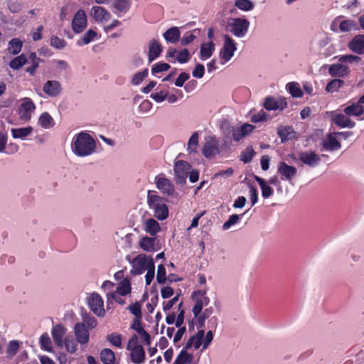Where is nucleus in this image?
I'll return each mask as SVG.
<instances>
[{
	"mask_svg": "<svg viewBox=\"0 0 364 364\" xmlns=\"http://www.w3.org/2000/svg\"><path fill=\"white\" fill-rule=\"evenodd\" d=\"M72 152L79 157H85L91 154V136L85 132L75 134L71 141Z\"/></svg>",
	"mask_w": 364,
	"mask_h": 364,
	"instance_id": "f257e3e1",
	"label": "nucleus"
},
{
	"mask_svg": "<svg viewBox=\"0 0 364 364\" xmlns=\"http://www.w3.org/2000/svg\"><path fill=\"white\" fill-rule=\"evenodd\" d=\"M147 203L154 210V216L159 220H165L168 215V208L164 199L158 195H148Z\"/></svg>",
	"mask_w": 364,
	"mask_h": 364,
	"instance_id": "f03ea898",
	"label": "nucleus"
},
{
	"mask_svg": "<svg viewBox=\"0 0 364 364\" xmlns=\"http://www.w3.org/2000/svg\"><path fill=\"white\" fill-rule=\"evenodd\" d=\"M82 322H78L75 325L74 333L76 339L81 345L87 344L90 339L89 329L91 326L90 317L85 314H82Z\"/></svg>",
	"mask_w": 364,
	"mask_h": 364,
	"instance_id": "7ed1b4c3",
	"label": "nucleus"
},
{
	"mask_svg": "<svg viewBox=\"0 0 364 364\" xmlns=\"http://www.w3.org/2000/svg\"><path fill=\"white\" fill-rule=\"evenodd\" d=\"M138 343V337L134 334L129 340L127 348L130 350V359L134 364H141L144 362L145 351L141 345Z\"/></svg>",
	"mask_w": 364,
	"mask_h": 364,
	"instance_id": "20e7f679",
	"label": "nucleus"
},
{
	"mask_svg": "<svg viewBox=\"0 0 364 364\" xmlns=\"http://www.w3.org/2000/svg\"><path fill=\"white\" fill-rule=\"evenodd\" d=\"M150 261H154L151 256H146L145 254L138 255L130 262L132 267L130 274L133 276L143 274L149 268Z\"/></svg>",
	"mask_w": 364,
	"mask_h": 364,
	"instance_id": "39448f33",
	"label": "nucleus"
},
{
	"mask_svg": "<svg viewBox=\"0 0 364 364\" xmlns=\"http://www.w3.org/2000/svg\"><path fill=\"white\" fill-rule=\"evenodd\" d=\"M36 109V105L29 97H23L20 100V104L17 109L19 118L22 121L28 122Z\"/></svg>",
	"mask_w": 364,
	"mask_h": 364,
	"instance_id": "423d86ee",
	"label": "nucleus"
},
{
	"mask_svg": "<svg viewBox=\"0 0 364 364\" xmlns=\"http://www.w3.org/2000/svg\"><path fill=\"white\" fill-rule=\"evenodd\" d=\"M230 31L236 37L245 36L248 31L250 22L245 18H235L228 24Z\"/></svg>",
	"mask_w": 364,
	"mask_h": 364,
	"instance_id": "0eeeda50",
	"label": "nucleus"
},
{
	"mask_svg": "<svg viewBox=\"0 0 364 364\" xmlns=\"http://www.w3.org/2000/svg\"><path fill=\"white\" fill-rule=\"evenodd\" d=\"M191 168V164L183 160L178 161L175 163L173 171L176 183L183 184L186 183L188 173Z\"/></svg>",
	"mask_w": 364,
	"mask_h": 364,
	"instance_id": "6e6552de",
	"label": "nucleus"
},
{
	"mask_svg": "<svg viewBox=\"0 0 364 364\" xmlns=\"http://www.w3.org/2000/svg\"><path fill=\"white\" fill-rule=\"evenodd\" d=\"M287 102L285 98H274L273 97H267L264 102V107L267 111H282L287 107Z\"/></svg>",
	"mask_w": 364,
	"mask_h": 364,
	"instance_id": "1a4fd4ad",
	"label": "nucleus"
},
{
	"mask_svg": "<svg viewBox=\"0 0 364 364\" xmlns=\"http://www.w3.org/2000/svg\"><path fill=\"white\" fill-rule=\"evenodd\" d=\"M277 173L280 175L282 181L291 182L292 178L296 175L297 170L296 167L288 165L284 161H281L277 166Z\"/></svg>",
	"mask_w": 364,
	"mask_h": 364,
	"instance_id": "9d476101",
	"label": "nucleus"
},
{
	"mask_svg": "<svg viewBox=\"0 0 364 364\" xmlns=\"http://www.w3.org/2000/svg\"><path fill=\"white\" fill-rule=\"evenodd\" d=\"M224 39L225 43L223 48L220 50V56L225 62H227L233 56L237 48L235 41L229 36L225 35L224 36Z\"/></svg>",
	"mask_w": 364,
	"mask_h": 364,
	"instance_id": "9b49d317",
	"label": "nucleus"
},
{
	"mask_svg": "<svg viewBox=\"0 0 364 364\" xmlns=\"http://www.w3.org/2000/svg\"><path fill=\"white\" fill-rule=\"evenodd\" d=\"M156 186L163 193L168 196L172 195L174 191V186L173 183L168 178L160 174L155 178Z\"/></svg>",
	"mask_w": 364,
	"mask_h": 364,
	"instance_id": "f8f14e48",
	"label": "nucleus"
},
{
	"mask_svg": "<svg viewBox=\"0 0 364 364\" xmlns=\"http://www.w3.org/2000/svg\"><path fill=\"white\" fill-rule=\"evenodd\" d=\"M92 314L99 318H103L106 314L104 301L101 296L96 292H92Z\"/></svg>",
	"mask_w": 364,
	"mask_h": 364,
	"instance_id": "ddd939ff",
	"label": "nucleus"
},
{
	"mask_svg": "<svg viewBox=\"0 0 364 364\" xmlns=\"http://www.w3.org/2000/svg\"><path fill=\"white\" fill-rule=\"evenodd\" d=\"M87 25V18L82 10H79L73 19V29L75 33H81Z\"/></svg>",
	"mask_w": 364,
	"mask_h": 364,
	"instance_id": "4468645a",
	"label": "nucleus"
},
{
	"mask_svg": "<svg viewBox=\"0 0 364 364\" xmlns=\"http://www.w3.org/2000/svg\"><path fill=\"white\" fill-rule=\"evenodd\" d=\"M299 159L302 163L311 167L317 166L321 161L320 156L314 151L301 152L299 154Z\"/></svg>",
	"mask_w": 364,
	"mask_h": 364,
	"instance_id": "2eb2a0df",
	"label": "nucleus"
},
{
	"mask_svg": "<svg viewBox=\"0 0 364 364\" xmlns=\"http://www.w3.org/2000/svg\"><path fill=\"white\" fill-rule=\"evenodd\" d=\"M132 6V0H114L112 5V11L118 16L129 11Z\"/></svg>",
	"mask_w": 364,
	"mask_h": 364,
	"instance_id": "dca6fc26",
	"label": "nucleus"
},
{
	"mask_svg": "<svg viewBox=\"0 0 364 364\" xmlns=\"http://www.w3.org/2000/svg\"><path fill=\"white\" fill-rule=\"evenodd\" d=\"M348 46L350 50L358 55L364 54V35H357L349 41Z\"/></svg>",
	"mask_w": 364,
	"mask_h": 364,
	"instance_id": "f3484780",
	"label": "nucleus"
},
{
	"mask_svg": "<svg viewBox=\"0 0 364 364\" xmlns=\"http://www.w3.org/2000/svg\"><path fill=\"white\" fill-rule=\"evenodd\" d=\"M328 73L331 77H344L350 73V68L343 63L331 65Z\"/></svg>",
	"mask_w": 364,
	"mask_h": 364,
	"instance_id": "a211bd4d",
	"label": "nucleus"
},
{
	"mask_svg": "<svg viewBox=\"0 0 364 364\" xmlns=\"http://www.w3.org/2000/svg\"><path fill=\"white\" fill-rule=\"evenodd\" d=\"M43 92L50 97H56L62 91L60 83L57 80L47 81L43 87Z\"/></svg>",
	"mask_w": 364,
	"mask_h": 364,
	"instance_id": "6ab92c4d",
	"label": "nucleus"
},
{
	"mask_svg": "<svg viewBox=\"0 0 364 364\" xmlns=\"http://www.w3.org/2000/svg\"><path fill=\"white\" fill-rule=\"evenodd\" d=\"M277 134L282 143L296 139V132L291 126H279L277 128Z\"/></svg>",
	"mask_w": 364,
	"mask_h": 364,
	"instance_id": "aec40b11",
	"label": "nucleus"
},
{
	"mask_svg": "<svg viewBox=\"0 0 364 364\" xmlns=\"http://www.w3.org/2000/svg\"><path fill=\"white\" fill-rule=\"evenodd\" d=\"M67 329L61 324H58L53 327L51 334L57 346H63V341Z\"/></svg>",
	"mask_w": 364,
	"mask_h": 364,
	"instance_id": "412c9836",
	"label": "nucleus"
},
{
	"mask_svg": "<svg viewBox=\"0 0 364 364\" xmlns=\"http://www.w3.org/2000/svg\"><path fill=\"white\" fill-rule=\"evenodd\" d=\"M322 147L326 151H336L341 148V143L336 139L333 134L326 136V139L321 143Z\"/></svg>",
	"mask_w": 364,
	"mask_h": 364,
	"instance_id": "4be33fe9",
	"label": "nucleus"
},
{
	"mask_svg": "<svg viewBox=\"0 0 364 364\" xmlns=\"http://www.w3.org/2000/svg\"><path fill=\"white\" fill-rule=\"evenodd\" d=\"M162 52L161 45L156 39H152L149 46V62L151 63L157 58Z\"/></svg>",
	"mask_w": 364,
	"mask_h": 364,
	"instance_id": "5701e85b",
	"label": "nucleus"
},
{
	"mask_svg": "<svg viewBox=\"0 0 364 364\" xmlns=\"http://www.w3.org/2000/svg\"><path fill=\"white\" fill-rule=\"evenodd\" d=\"M333 122L337 126L345 128H353L355 123L353 122L346 114H337L333 118Z\"/></svg>",
	"mask_w": 364,
	"mask_h": 364,
	"instance_id": "b1692460",
	"label": "nucleus"
},
{
	"mask_svg": "<svg viewBox=\"0 0 364 364\" xmlns=\"http://www.w3.org/2000/svg\"><path fill=\"white\" fill-rule=\"evenodd\" d=\"M217 141L215 139L206 142L203 148L202 153L205 158H210L219 154Z\"/></svg>",
	"mask_w": 364,
	"mask_h": 364,
	"instance_id": "393cba45",
	"label": "nucleus"
},
{
	"mask_svg": "<svg viewBox=\"0 0 364 364\" xmlns=\"http://www.w3.org/2000/svg\"><path fill=\"white\" fill-rule=\"evenodd\" d=\"M100 359L103 364H115L116 356L110 348H103L100 353Z\"/></svg>",
	"mask_w": 364,
	"mask_h": 364,
	"instance_id": "a878e982",
	"label": "nucleus"
},
{
	"mask_svg": "<svg viewBox=\"0 0 364 364\" xmlns=\"http://www.w3.org/2000/svg\"><path fill=\"white\" fill-rule=\"evenodd\" d=\"M364 108L359 102L356 103H352L350 105L347 106L344 109V113L347 116H355L360 117L363 114Z\"/></svg>",
	"mask_w": 364,
	"mask_h": 364,
	"instance_id": "bb28decb",
	"label": "nucleus"
},
{
	"mask_svg": "<svg viewBox=\"0 0 364 364\" xmlns=\"http://www.w3.org/2000/svg\"><path fill=\"white\" fill-rule=\"evenodd\" d=\"M164 38L168 42L176 43L180 39L181 33L178 27L173 26L168 28L164 34Z\"/></svg>",
	"mask_w": 364,
	"mask_h": 364,
	"instance_id": "cd10ccee",
	"label": "nucleus"
},
{
	"mask_svg": "<svg viewBox=\"0 0 364 364\" xmlns=\"http://www.w3.org/2000/svg\"><path fill=\"white\" fill-rule=\"evenodd\" d=\"M145 231L152 236L156 235L160 230L159 223L154 218H149L144 222Z\"/></svg>",
	"mask_w": 364,
	"mask_h": 364,
	"instance_id": "c85d7f7f",
	"label": "nucleus"
},
{
	"mask_svg": "<svg viewBox=\"0 0 364 364\" xmlns=\"http://www.w3.org/2000/svg\"><path fill=\"white\" fill-rule=\"evenodd\" d=\"M92 11L94 12L92 16L96 21H107L111 17V14L101 6H92Z\"/></svg>",
	"mask_w": 364,
	"mask_h": 364,
	"instance_id": "c756f323",
	"label": "nucleus"
},
{
	"mask_svg": "<svg viewBox=\"0 0 364 364\" xmlns=\"http://www.w3.org/2000/svg\"><path fill=\"white\" fill-rule=\"evenodd\" d=\"M255 181L258 183L262 191V196L264 198H269L274 193L273 188L267 184L266 181L258 176H255Z\"/></svg>",
	"mask_w": 364,
	"mask_h": 364,
	"instance_id": "7c9ffc66",
	"label": "nucleus"
},
{
	"mask_svg": "<svg viewBox=\"0 0 364 364\" xmlns=\"http://www.w3.org/2000/svg\"><path fill=\"white\" fill-rule=\"evenodd\" d=\"M38 124L43 129H50L55 125L53 118L48 113H42L38 120Z\"/></svg>",
	"mask_w": 364,
	"mask_h": 364,
	"instance_id": "2f4dec72",
	"label": "nucleus"
},
{
	"mask_svg": "<svg viewBox=\"0 0 364 364\" xmlns=\"http://www.w3.org/2000/svg\"><path fill=\"white\" fill-rule=\"evenodd\" d=\"M32 132L33 128L31 127L11 129L12 136L15 139H24L26 136H29Z\"/></svg>",
	"mask_w": 364,
	"mask_h": 364,
	"instance_id": "473e14b6",
	"label": "nucleus"
},
{
	"mask_svg": "<svg viewBox=\"0 0 364 364\" xmlns=\"http://www.w3.org/2000/svg\"><path fill=\"white\" fill-rule=\"evenodd\" d=\"M215 50V44L213 41H210L208 43H203L200 46V58L205 60L211 57Z\"/></svg>",
	"mask_w": 364,
	"mask_h": 364,
	"instance_id": "72a5a7b5",
	"label": "nucleus"
},
{
	"mask_svg": "<svg viewBox=\"0 0 364 364\" xmlns=\"http://www.w3.org/2000/svg\"><path fill=\"white\" fill-rule=\"evenodd\" d=\"M22 46H23L22 41L20 39L16 38L11 39L9 42L7 49H8L9 53H11L12 55H17L21 52V50L22 49Z\"/></svg>",
	"mask_w": 364,
	"mask_h": 364,
	"instance_id": "f704fd0d",
	"label": "nucleus"
},
{
	"mask_svg": "<svg viewBox=\"0 0 364 364\" xmlns=\"http://www.w3.org/2000/svg\"><path fill=\"white\" fill-rule=\"evenodd\" d=\"M63 346L67 352L73 353L77 350V341H75L72 336H67L63 341Z\"/></svg>",
	"mask_w": 364,
	"mask_h": 364,
	"instance_id": "c9c22d12",
	"label": "nucleus"
},
{
	"mask_svg": "<svg viewBox=\"0 0 364 364\" xmlns=\"http://www.w3.org/2000/svg\"><path fill=\"white\" fill-rule=\"evenodd\" d=\"M209 303V299L204 297V299H197L195 305L193 308V314L195 318H197L202 311L204 305H208Z\"/></svg>",
	"mask_w": 364,
	"mask_h": 364,
	"instance_id": "e433bc0d",
	"label": "nucleus"
},
{
	"mask_svg": "<svg viewBox=\"0 0 364 364\" xmlns=\"http://www.w3.org/2000/svg\"><path fill=\"white\" fill-rule=\"evenodd\" d=\"M27 58L24 53L14 58L10 63L9 66L13 70H18L26 63Z\"/></svg>",
	"mask_w": 364,
	"mask_h": 364,
	"instance_id": "4c0bfd02",
	"label": "nucleus"
},
{
	"mask_svg": "<svg viewBox=\"0 0 364 364\" xmlns=\"http://www.w3.org/2000/svg\"><path fill=\"white\" fill-rule=\"evenodd\" d=\"M155 238L144 237L139 242V246L145 251L151 252L154 250Z\"/></svg>",
	"mask_w": 364,
	"mask_h": 364,
	"instance_id": "58836bf2",
	"label": "nucleus"
},
{
	"mask_svg": "<svg viewBox=\"0 0 364 364\" xmlns=\"http://www.w3.org/2000/svg\"><path fill=\"white\" fill-rule=\"evenodd\" d=\"M112 346L117 348H122V335L118 333H112L108 334L106 337Z\"/></svg>",
	"mask_w": 364,
	"mask_h": 364,
	"instance_id": "ea45409f",
	"label": "nucleus"
},
{
	"mask_svg": "<svg viewBox=\"0 0 364 364\" xmlns=\"http://www.w3.org/2000/svg\"><path fill=\"white\" fill-rule=\"evenodd\" d=\"M345 85V82L341 79L331 80L326 87V91L328 92H337L338 89Z\"/></svg>",
	"mask_w": 364,
	"mask_h": 364,
	"instance_id": "a19ab883",
	"label": "nucleus"
},
{
	"mask_svg": "<svg viewBox=\"0 0 364 364\" xmlns=\"http://www.w3.org/2000/svg\"><path fill=\"white\" fill-rule=\"evenodd\" d=\"M234 5L241 11H250L254 9V3L250 0H235Z\"/></svg>",
	"mask_w": 364,
	"mask_h": 364,
	"instance_id": "79ce46f5",
	"label": "nucleus"
},
{
	"mask_svg": "<svg viewBox=\"0 0 364 364\" xmlns=\"http://www.w3.org/2000/svg\"><path fill=\"white\" fill-rule=\"evenodd\" d=\"M192 355L187 353L186 350H182L176 357L173 364H186L192 360Z\"/></svg>",
	"mask_w": 364,
	"mask_h": 364,
	"instance_id": "37998d69",
	"label": "nucleus"
},
{
	"mask_svg": "<svg viewBox=\"0 0 364 364\" xmlns=\"http://www.w3.org/2000/svg\"><path fill=\"white\" fill-rule=\"evenodd\" d=\"M256 154L252 146H247L245 151H242L240 155V160L243 161L245 164L250 163L255 155Z\"/></svg>",
	"mask_w": 364,
	"mask_h": 364,
	"instance_id": "c03bdc74",
	"label": "nucleus"
},
{
	"mask_svg": "<svg viewBox=\"0 0 364 364\" xmlns=\"http://www.w3.org/2000/svg\"><path fill=\"white\" fill-rule=\"evenodd\" d=\"M40 344L41 348H43V350L48 352L53 351L52 341L48 333H43L41 335L40 338Z\"/></svg>",
	"mask_w": 364,
	"mask_h": 364,
	"instance_id": "a18cd8bd",
	"label": "nucleus"
},
{
	"mask_svg": "<svg viewBox=\"0 0 364 364\" xmlns=\"http://www.w3.org/2000/svg\"><path fill=\"white\" fill-rule=\"evenodd\" d=\"M106 295L107 310H109V304H112V300H114L117 303H118L120 305L125 304V299H124L121 296H117V294L114 291L107 292Z\"/></svg>",
	"mask_w": 364,
	"mask_h": 364,
	"instance_id": "49530a36",
	"label": "nucleus"
},
{
	"mask_svg": "<svg viewBox=\"0 0 364 364\" xmlns=\"http://www.w3.org/2000/svg\"><path fill=\"white\" fill-rule=\"evenodd\" d=\"M287 87L294 97H301L303 95V92L301 90L299 85L296 82H289L287 84Z\"/></svg>",
	"mask_w": 364,
	"mask_h": 364,
	"instance_id": "de8ad7c7",
	"label": "nucleus"
},
{
	"mask_svg": "<svg viewBox=\"0 0 364 364\" xmlns=\"http://www.w3.org/2000/svg\"><path fill=\"white\" fill-rule=\"evenodd\" d=\"M127 309L134 316V318H142L141 305L139 302L136 301L134 304L129 305Z\"/></svg>",
	"mask_w": 364,
	"mask_h": 364,
	"instance_id": "09e8293b",
	"label": "nucleus"
},
{
	"mask_svg": "<svg viewBox=\"0 0 364 364\" xmlns=\"http://www.w3.org/2000/svg\"><path fill=\"white\" fill-rule=\"evenodd\" d=\"M356 28V23L353 20H344L339 24V29L341 32H348Z\"/></svg>",
	"mask_w": 364,
	"mask_h": 364,
	"instance_id": "8fccbe9b",
	"label": "nucleus"
},
{
	"mask_svg": "<svg viewBox=\"0 0 364 364\" xmlns=\"http://www.w3.org/2000/svg\"><path fill=\"white\" fill-rule=\"evenodd\" d=\"M166 272L164 264H159L158 266L156 281L159 284H165L166 281Z\"/></svg>",
	"mask_w": 364,
	"mask_h": 364,
	"instance_id": "3c124183",
	"label": "nucleus"
},
{
	"mask_svg": "<svg viewBox=\"0 0 364 364\" xmlns=\"http://www.w3.org/2000/svg\"><path fill=\"white\" fill-rule=\"evenodd\" d=\"M149 268L147 269V272L145 275V282L146 285H149L154 278L155 265L154 261H150Z\"/></svg>",
	"mask_w": 364,
	"mask_h": 364,
	"instance_id": "603ef678",
	"label": "nucleus"
},
{
	"mask_svg": "<svg viewBox=\"0 0 364 364\" xmlns=\"http://www.w3.org/2000/svg\"><path fill=\"white\" fill-rule=\"evenodd\" d=\"M147 75H148V69L146 68L144 70L136 73L133 76V77L132 79V83L135 85H139L143 81V80L147 77Z\"/></svg>",
	"mask_w": 364,
	"mask_h": 364,
	"instance_id": "864d4df0",
	"label": "nucleus"
},
{
	"mask_svg": "<svg viewBox=\"0 0 364 364\" xmlns=\"http://www.w3.org/2000/svg\"><path fill=\"white\" fill-rule=\"evenodd\" d=\"M18 348H19V343L17 341H10L8 345L7 350H6L7 355L9 357L14 356L17 353Z\"/></svg>",
	"mask_w": 364,
	"mask_h": 364,
	"instance_id": "5fc2aeb1",
	"label": "nucleus"
},
{
	"mask_svg": "<svg viewBox=\"0 0 364 364\" xmlns=\"http://www.w3.org/2000/svg\"><path fill=\"white\" fill-rule=\"evenodd\" d=\"M169 68H170L169 64H168L166 63H164V62H159V63L154 65V66L151 68V73L153 75H154L156 73L166 71Z\"/></svg>",
	"mask_w": 364,
	"mask_h": 364,
	"instance_id": "6e6d98bb",
	"label": "nucleus"
},
{
	"mask_svg": "<svg viewBox=\"0 0 364 364\" xmlns=\"http://www.w3.org/2000/svg\"><path fill=\"white\" fill-rule=\"evenodd\" d=\"M198 144V134L197 132H194L190 137L188 142V151L191 153L194 151Z\"/></svg>",
	"mask_w": 364,
	"mask_h": 364,
	"instance_id": "4d7b16f0",
	"label": "nucleus"
},
{
	"mask_svg": "<svg viewBox=\"0 0 364 364\" xmlns=\"http://www.w3.org/2000/svg\"><path fill=\"white\" fill-rule=\"evenodd\" d=\"M131 286L129 283H121L117 288L116 294L120 296H126L131 293Z\"/></svg>",
	"mask_w": 364,
	"mask_h": 364,
	"instance_id": "13d9d810",
	"label": "nucleus"
},
{
	"mask_svg": "<svg viewBox=\"0 0 364 364\" xmlns=\"http://www.w3.org/2000/svg\"><path fill=\"white\" fill-rule=\"evenodd\" d=\"M176 60L180 63H187L190 60V53L188 49L184 48L181 50L176 57Z\"/></svg>",
	"mask_w": 364,
	"mask_h": 364,
	"instance_id": "bf43d9fd",
	"label": "nucleus"
},
{
	"mask_svg": "<svg viewBox=\"0 0 364 364\" xmlns=\"http://www.w3.org/2000/svg\"><path fill=\"white\" fill-rule=\"evenodd\" d=\"M361 58L358 55H343L339 58L340 63H350L359 62Z\"/></svg>",
	"mask_w": 364,
	"mask_h": 364,
	"instance_id": "052dcab7",
	"label": "nucleus"
},
{
	"mask_svg": "<svg viewBox=\"0 0 364 364\" xmlns=\"http://www.w3.org/2000/svg\"><path fill=\"white\" fill-rule=\"evenodd\" d=\"M235 127L230 125L229 123H225L222 126L223 132L226 139H232V134Z\"/></svg>",
	"mask_w": 364,
	"mask_h": 364,
	"instance_id": "680f3d73",
	"label": "nucleus"
},
{
	"mask_svg": "<svg viewBox=\"0 0 364 364\" xmlns=\"http://www.w3.org/2000/svg\"><path fill=\"white\" fill-rule=\"evenodd\" d=\"M240 219V216L237 214H233L230 216L229 219L223 224V228L224 230L229 229L232 225L236 224Z\"/></svg>",
	"mask_w": 364,
	"mask_h": 364,
	"instance_id": "e2e57ef3",
	"label": "nucleus"
},
{
	"mask_svg": "<svg viewBox=\"0 0 364 364\" xmlns=\"http://www.w3.org/2000/svg\"><path fill=\"white\" fill-rule=\"evenodd\" d=\"M130 328L136 331L138 333L144 331V328L142 326L141 318H134L130 326Z\"/></svg>",
	"mask_w": 364,
	"mask_h": 364,
	"instance_id": "0e129e2a",
	"label": "nucleus"
},
{
	"mask_svg": "<svg viewBox=\"0 0 364 364\" xmlns=\"http://www.w3.org/2000/svg\"><path fill=\"white\" fill-rule=\"evenodd\" d=\"M204 73H205L204 65L200 63H198L196 65V67L192 73V75L193 77H195L196 78H201L204 75Z\"/></svg>",
	"mask_w": 364,
	"mask_h": 364,
	"instance_id": "69168bd1",
	"label": "nucleus"
},
{
	"mask_svg": "<svg viewBox=\"0 0 364 364\" xmlns=\"http://www.w3.org/2000/svg\"><path fill=\"white\" fill-rule=\"evenodd\" d=\"M50 45L53 47H55L56 48H63L65 46V43L64 40L57 37V36H52L50 38Z\"/></svg>",
	"mask_w": 364,
	"mask_h": 364,
	"instance_id": "338daca9",
	"label": "nucleus"
},
{
	"mask_svg": "<svg viewBox=\"0 0 364 364\" xmlns=\"http://www.w3.org/2000/svg\"><path fill=\"white\" fill-rule=\"evenodd\" d=\"M168 96V92L160 91L159 92L153 93L151 95V97L156 102H161L164 101Z\"/></svg>",
	"mask_w": 364,
	"mask_h": 364,
	"instance_id": "774afa93",
	"label": "nucleus"
}]
</instances>
